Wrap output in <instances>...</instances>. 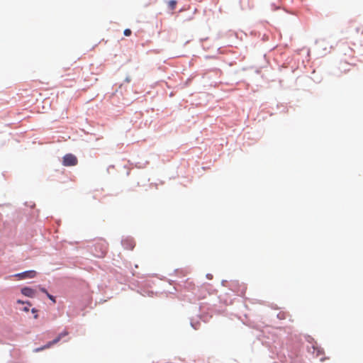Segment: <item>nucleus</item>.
I'll return each mask as SVG.
<instances>
[{"instance_id": "2eb2a0df", "label": "nucleus", "mask_w": 363, "mask_h": 363, "mask_svg": "<svg viewBox=\"0 0 363 363\" xmlns=\"http://www.w3.org/2000/svg\"><path fill=\"white\" fill-rule=\"evenodd\" d=\"M40 290L46 295L48 294V291L45 288H40Z\"/></svg>"}, {"instance_id": "1a4fd4ad", "label": "nucleus", "mask_w": 363, "mask_h": 363, "mask_svg": "<svg viewBox=\"0 0 363 363\" xmlns=\"http://www.w3.org/2000/svg\"><path fill=\"white\" fill-rule=\"evenodd\" d=\"M17 303H19V304H26V305H28V306H31V303L29 301H23L21 300H18L17 301Z\"/></svg>"}, {"instance_id": "dca6fc26", "label": "nucleus", "mask_w": 363, "mask_h": 363, "mask_svg": "<svg viewBox=\"0 0 363 363\" xmlns=\"http://www.w3.org/2000/svg\"><path fill=\"white\" fill-rule=\"evenodd\" d=\"M29 307L28 305H27L26 306H25L23 308V311H25V312H28L29 311Z\"/></svg>"}, {"instance_id": "6e6552de", "label": "nucleus", "mask_w": 363, "mask_h": 363, "mask_svg": "<svg viewBox=\"0 0 363 363\" xmlns=\"http://www.w3.org/2000/svg\"><path fill=\"white\" fill-rule=\"evenodd\" d=\"M357 33H361L363 35V26H360L356 28L355 29Z\"/></svg>"}, {"instance_id": "9b49d317", "label": "nucleus", "mask_w": 363, "mask_h": 363, "mask_svg": "<svg viewBox=\"0 0 363 363\" xmlns=\"http://www.w3.org/2000/svg\"><path fill=\"white\" fill-rule=\"evenodd\" d=\"M46 296H47L48 297V298H49V299H50V300H51L54 303H56L55 298L52 295H51V294H50L48 293Z\"/></svg>"}, {"instance_id": "9d476101", "label": "nucleus", "mask_w": 363, "mask_h": 363, "mask_svg": "<svg viewBox=\"0 0 363 363\" xmlns=\"http://www.w3.org/2000/svg\"><path fill=\"white\" fill-rule=\"evenodd\" d=\"M123 33L125 36H130L132 33V31L129 28H127L125 29Z\"/></svg>"}, {"instance_id": "ddd939ff", "label": "nucleus", "mask_w": 363, "mask_h": 363, "mask_svg": "<svg viewBox=\"0 0 363 363\" xmlns=\"http://www.w3.org/2000/svg\"><path fill=\"white\" fill-rule=\"evenodd\" d=\"M31 311H32V313H33V314H35V315H34V318L37 319V318H38V314H37V311H37L35 308H33V309L31 310Z\"/></svg>"}, {"instance_id": "7ed1b4c3", "label": "nucleus", "mask_w": 363, "mask_h": 363, "mask_svg": "<svg viewBox=\"0 0 363 363\" xmlns=\"http://www.w3.org/2000/svg\"><path fill=\"white\" fill-rule=\"evenodd\" d=\"M37 273L34 270L26 271L22 273H18L14 275L18 279H32L36 276Z\"/></svg>"}, {"instance_id": "39448f33", "label": "nucleus", "mask_w": 363, "mask_h": 363, "mask_svg": "<svg viewBox=\"0 0 363 363\" xmlns=\"http://www.w3.org/2000/svg\"><path fill=\"white\" fill-rule=\"evenodd\" d=\"M67 334H68V333L66 331L61 333L60 334H59V335L55 339H54L52 341H50L48 343H47L46 347H50L52 345L57 343L61 340V338H62Z\"/></svg>"}, {"instance_id": "f8f14e48", "label": "nucleus", "mask_w": 363, "mask_h": 363, "mask_svg": "<svg viewBox=\"0 0 363 363\" xmlns=\"http://www.w3.org/2000/svg\"><path fill=\"white\" fill-rule=\"evenodd\" d=\"M48 347H46V345H44V346H43L41 347H38V348L35 349L34 352H38L42 351V350H43L45 349H48Z\"/></svg>"}, {"instance_id": "f03ea898", "label": "nucleus", "mask_w": 363, "mask_h": 363, "mask_svg": "<svg viewBox=\"0 0 363 363\" xmlns=\"http://www.w3.org/2000/svg\"><path fill=\"white\" fill-rule=\"evenodd\" d=\"M77 162V158L72 154H67L63 157L62 164L65 166H74Z\"/></svg>"}, {"instance_id": "20e7f679", "label": "nucleus", "mask_w": 363, "mask_h": 363, "mask_svg": "<svg viewBox=\"0 0 363 363\" xmlns=\"http://www.w3.org/2000/svg\"><path fill=\"white\" fill-rule=\"evenodd\" d=\"M21 293L26 296L33 298L35 295V291L30 287H23L21 289Z\"/></svg>"}, {"instance_id": "f257e3e1", "label": "nucleus", "mask_w": 363, "mask_h": 363, "mask_svg": "<svg viewBox=\"0 0 363 363\" xmlns=\"http://www.w3.org/2000/svg\"><path fill=\"white\" fill-rule=\"evenodd\" d=\"M107 250V242L104 240H99L93 245L91 252L96 257H103L106 254Z\"/></svg>"}, {"instance_id": "423d86ee", "label": "nucleus", "mask_w": 363, "mask_h": 363, "mask_svg": "<svg viewBox=\"0 0 363 363\" xmlns=\"http://www.w3.org/2000/svg\"><path fill=\"white\" fill-rule=\"evenodd\" d=\"M313 353L315 354L317 357H320V361H324L325 359V357H323L324 352L322 349L318 348L317 347L313 346Z\"/></svg>"}, {"instance_id": "4468645a", "label": "nucleus", "mask_w": 363, "mask_h": 363, "mask_svg": "<svg viewBox=\"0 0 363 363\" xmlns=\"http://www.w3.org/2000/svg\"><path fill=\"white\" fill-rule=\"evenodd\" d=\"M278 318H280V319H284V313H279L278 314Z\"/></svg>"}, {"instance_id": "0eeeda50", "label": "nucleus", "mask_w": 363, "mask_h": 363, "mask_svg": "<svg viewBox=\"0 0 363 363\" xmlns=\"http://www.w3.org/2000/svg\"><path fill=\"white\" fill-rule=\"evenodd\" d=\"M177 4V1L176 0H169L167 1V8L173 11L176 9Z\"/></svg>"}]
</instances>
